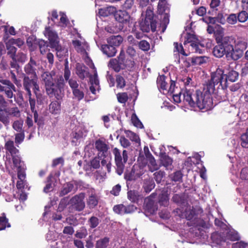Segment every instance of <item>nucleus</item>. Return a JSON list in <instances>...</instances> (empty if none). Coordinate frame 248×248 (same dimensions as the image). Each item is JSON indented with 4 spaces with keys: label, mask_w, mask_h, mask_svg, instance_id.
Returning <instances> with one entry per match:
<instances>
[{
    "label": "nucleus",
    "mask_w": 248,
    "mask_h": 248,
    "mask_svg": "<svg viewBox=\"0 0 248 248\" xmlns=\"http://www.w3.org/2000/svg\"><path fill=\"white\" fill-rule=\"evenodd\" d=\"M174 52H178V53L182 54L183 56H187L188 54L185 52L183 45L178 43H174Z\"/></svg>",
    "instance_id": "4d7b16f0"
},
{
    "label": "nucleus",
    "mask_w": 248,
    "mask_h": 248,
    "mask_svg": "<svg viewBox=\"0 0 248 248\" xmlns=\"http://www.w3.org/2000/svg\"><path fill=\"white\" fill-rule=\"evenodd\" d=\"M154 175L156 182L157 183H160L165 175V172L164 171L159 170L154 172Z\"/></svg>",
    "instance_id": "bf43d9fd"
},
{
    "label": "nucleus",
    "mask_w": 248,
    "mask_h": 248,
    "mask_svg": "<svg viewBox=\"0 0 248 248\" xmlns=\"http://www.w3.org/2000/svg\"><path fill=\"white\" fill-rule=\"evenodd\" d=\"M5 149L10 153L12 157L19 152V150L15 147L14 142L12 140H9L5 142Z\"/></svg>",
    "instance_id": "c9c22d12"
},
{
    "label": "nucleus",
    "mask_w": 248,
    "mask_h": 248,
    "mask_svg": "<svg viewBox=\"0 0 248 248\" xmlns=\"http://www.w3.org/2000/svg\"><path fill=\"white\" fill-rule=\"evenodd\" d=\"M56 51V56L59 58H62L66 55L67 53V50L65 47H62L60 46V43L57 45V46L55 47Z\"/></svg>",
    "instance_id": "49530a36"
},
{
    "label": "nucleus",
    "mask_w": 248,
    "mask_h": 248,
    "mask_svg": "<svg viewBox=\"0 0 248 248\" xmlns=\"http://www.w3.org/2000/svg\"><path fill=\"white\" fill-rule=\"evenodd\" d=\"M84 199L85 194L81 192V193L76 195L71 198L69 203L76 211H82L85 207Z\"/></svg>",
    "instance_id": "4468645a"
},
{
    "label": "nucleus",
    "mask_w": 248,
    "mask_h": 248,
    "mask_svg": "<svg viewBox=\"0 0 248 248\" xmlns=\"http://www.w3.org/2000/svg\"><path fill=\"white\" fill-rule=\"evenodd\" d=\"M123 41L124 39L120 35H117V36L112 35L107 39V43L111 44L113 46L116 48L120 46Z\"/></svg>",
    "instance_id": "473e14b6"
},
{
    "label": "nucleus",
    "mask_w": 248,
    "mask_h": 248,
    "mask_svg": "<svg viewBox=\"0 0 248 248\" xmlns=\"http://www.w3.org/2000/svg\"><path fill=\"white\" fill-rule=\"evenodd\" d=\"M87 229L84 227H81L80 231H77L75 233V236L78 238H83L86 237L87 235Z\"/></svg>",
    "instance_id": "052dcab7"
},
{
    "label": "nucleus",
    "mask_w": 248,
    "mask_h": 248,
    "mask_svg": "<svg viewBox=\"0 0 248 248\" xmlns=\"http://www.w3.org/2000/svg\"><path fill=\"white\" fill-rule=\"evenodd\" d=\"M135 171V175L136 179L140 178L141 176L144 174L145 170L143 167L140 165H134L133 166Z\"/></svg>",
    "instance_id": "8fccbe9b"
},
{
    "label": "nucleus",
    "mask_w": 248,
    "mask_h": 248,
    "mask_svg": "<svg viewBox=\"0 0 248 248\" xmlns=\"http://www.w3.org/2000/svg\"><path fill=\"white\" fill-rule=\"evenodd\" d=\"M124 133L131 141L135 142V143H138L139 145L140 144V139L139 135L136 134L135 132H133L129 130H125Z\"/></svg>",
    "instance_id": "ea45409f"
},
{
    "label": "nucleus",
    "mask_w": 248,
    "mask_h": 248,
    "mask_svg": "<svg viewBox=\"0 0 248 248\" xmlns=\"http://www.w3.org/2000/svg\"><path fill=\"white\" fill-rule=\"evenodd\" d=\"M169 199V195L167 191H163L159 195V202L160 205H168Z\"/></svg>",
    "instance_id": "09e8293b"
},
{
    "label": "nucleus",
    "mask_w": 248,
    "mask_h": 248,
    "mask_svg": "<svg viewBox=\"0 0 248 248\" xmlns=\"http://www.w3.org/2000/svg\"><path fill=\"white\" fill-rule=\"evenodd\" d=\"M101 50L104 54H106L107 56L108 57H112L115 56V54L117 52L116 48H115L111 44L108 43L102 45L101 46Z\"/></svg>",
    "instance_id": "bb28decb"
},
{
    "label": "nucleus",
    "mask_w": 248,
    "mask_h": 248,
    "mask_svg": "<svg viewBox=\"0 0 248 248\" xmlns=\"http://www.w3.org/2000/svg\"><path fill=\"white\" fill-rule=\"evenodd\" d=\"M59 100L53 101L50 103L49 106V110L50 113L54 114H59L61 110V103Z\"/></svg>",
    "instance_id": "72a5a7b5"
},
{
    "label": "nucleus",
    "mask_w": 248,
    "mask_h": 248,
    "mask_svg": "<svg viewBox=\"0 0 248 248\" xmlns=\"http://www.w3.org/2000/svg\"><path fill=\"white\" fill-rule=\"evenodd\" d=\"M136 209L137 207L133 204H129L125 206L123 204H119L115 205L113 207V211L115 213L120 215L131 214Z\"/></svg>",
    "instance_id": "f3484780"
},
{
    "label": "nucleus",
    "mask_w": 248,
    "mask_h": 248,
    "mask_svg": "<svg viewBox=\"0 0 248 248\" xmlns=\"http://www.w3.org/2000/svg\"><path fill=\"white\" fill-rule=\"evenodd\" d=\"M157 17L154 14L153 8L148 7L145 11V18L140 23V30L142 32L148 33L150 31H156Z\"/></svg>",
    "instance_id": "423d86ee"
},
{
    "label": "nucleus",
    "mask_w": 248,
    "mask_h": 248,
    "mask_svg": "<svg viewBox=\"0 0 248 248\" xmlns=\"http://www.w3.org/2000/svg\"><path fill=\"white\" fill-rule=\"evenodd\" d=\"M226 237L228 240L232 241H239L240 238L238 232L234 230L227 232Z\"/></svg>",
    "instance_id": "de8ad7c7"
},
{
    "label": "nucleus",
    "mask_w": 248,
    "mask_h": 248,
    "mask_svg": "<svg viewBox=\"0 0 248 248\" xmlns=\"http://www.w3.org/2000/svg\"><path fill=\"white\" fill-rule=\"evenodd\" d=\"M177 212L179 214V216L181 218H186L188 220H191L196 216L195 209L191 205H186L183 209L177 208Z\"/></svg>",
    "instance_id": "dca6fc26"
},
{
    "label": "nucleus",
    "mask_w": 248,
    "mask_h": 248,
    "mask_svg": "<svg viewBox=\"0 0 248 248\" xmlns=\"http://www.w3.org/2000/svg\"><path fill=\"white\" fill-rule=\"evenodd\" d=\"M160 161L162 165L168 169L171 168L173 160L166 152H161L160 154Z\"/></svg>",
    "instance_id": "c85d7f7f"
},
{
    "label": "nucleus",
    "mask_w": 248,
    "mask_h": 248,
    "mask_svg": "<svg viewBox=\"0 0 248 248\" xmlns=\"http://www.w3.org/2000/svg\"><path fill=\"white\" fill-rule=\"evenodd\" d=\"M41 78L46 94L57 100L62 99L64 96L65 78L62 76L58 77L53 70L43 73Z\"/></svg>",
    "instance_id": "7ed1b4c3"
},
{
    "label": "nucleus",
    "mask_w": 248,
    "mask_h": 248,
    "mask_svg": "<svg viewBox=\"0 0 248 248\" xmlns=\"http://www.w3.org/2000/svg\"><path fill=\"white\" fill-rule=\"evenodd\" d=\"M166 77L164 75H161L157 78V86L163 90H166L167 89V83L166 81Z\"/></svg>",
    "instance_id": "37998d69"
},
{
    "label": "nucleus",
    "mask_w": 248,
    "mask_h": 248,
    "mask_svg": "<svg viewBox=\"0 0 248 248\" xmlns=\"http://www.w3.org/2000/svg\"><path fill=\"white\" fill-rule=\"evenodd\" d=\"M145 208L148 209L150 213H153L156 210L157 208L154 206V202L153 201L149 200L145 203Z\"/></svg>",
    "instance_id": "338daca9"
},
{
    "label": "nucleus",
    "mask_w": 248,
    "mask_h": 248,
    "mask_svg": "<svg viewBox=\"0 0 248 248\" xmlns=\"http://www.w3.org/2000/svg\"><path fill=\"white\" fill-rule=\"evenodd\" d=\"M12 158L13 165L17 169V174H19V172H26V165L24 162L21 160L20 156L15 155Z\"/></svg>",
    "instance_id": "5701e85b"
},
{
    "label": "nucleus",
    "mask_w": 248,
    "mask_h": 248,
    "mask_svg": "<svg viewBox=\"0 0 248 248\" xmlns=\"http://www.w3.org/2000/svg\"><path fill=\"white\" fill-rule=\"evenodd\" d=\"M224 71L221 68L218 67L215 72L211 73L212 81L215 83L218 90L224 93L225 90L227 89L228 84H226V80H225Z\"/></svg>",
    "instance_id": "9b49d317"
},
{
    "label": "nucleus",
    "mask_w": 248,
    "mask_h": 248,
    "mask_svg": "<svg viewBox=\"0 0 248 248\" xmlns=\"http://www.w3.org/2000/svg\"><path fill=\"white\" fill-rule=\"evenodd\" d=\"M87 204L90 208H93L98 204V199L95 194L89 196L87 201Z\"/></svg>",
    "instance_id": "79ce46f5"
},
{
    "label": "nucleus",
    "mask_w": 248,
    "mask_h": 248,
    "mask_svg": "<svg viewBox=\"0 0 248 248\" xmlns=\"http://www.w3.org/2000/svg\"><path fill=\"white\" fill-rule=\"evenodd\" d=\"M216 84L212 82L210 78V80L205 84L203 91L196 90L195 92L186 90L183 93V90L176 86L174 80H170V84L168 90V93L172 94L174 102L179 103L182 101V95L184 102L187 103L191 107L198 108L201 110H208L214 107V103L212 94L217 96L218 100H221V95H219V90H216Z\"/></svg>",
    "instance_id": "f257e3e1"
},
{
    "label": "nucleus",
    "mask_w": 248,
    "mask_h": 248,
    "mask_svg": "<svg viewBox=\"0 0 248 248\" xmlns=\"http://www.w3.org/2000/svg\"><path fill=\"white\" fill-rule=\"evenodd\" d=\"M183 174L180 170L176 171L173 172L171 177V179L174 182H180L182 181Z\"/></svg>",
    "instance_id": "69168bd1"
},
{
    "label": "nucleus",
    "mask_w": 248,
    "mask_h": 248,
    "mask_svg": "<svg viewBox=\"0 0 248 248\" xmlns=\"http://www.w3.org/2000/svg\"><path fill=\"white\" fill-rule=\"evenodd\" d=\"M231 41L230 36H223L220 34H216V41L217 45L213 47L214 56L221 58L225 55L227 59H231V50H232Z\"/></svg>",
    "instance_id": "39448f33"
},
{
    "label": "nucleus",
    "mask_w": 248,
    "mask_h": 248,
    "mask_svg": "<svg viewBox=\"0 0 248 248\" xmlns=\"http://www.w3.org/2000/svg\"><path fill=\"white\" fill-rule=\"evenodd\" d=\"M38 43L40 53L42 54L45 53L48 50V46H49L47 41L40 39Z\"/></svg>",
    "instance_id": "5fc2aeb1"
},
{
    "label": "nucleus",
    "mask_w": 248,
    "mask_h": 248,
    "mask_svg": "<svg viewBox=\"0 0 248 248\" xmlns=\"http://www.w3.org/2000/svg\"><path fill=\"white\" fill-rule=\"evenodd\" d=\"M238 20L241 23H244L248 19V14L246 11H242L238 13Z\"/></svg>",
    "instance_id": "0e129e2a"
},
{
    "label": "nucleus",
    "mask_w": 248,
    "mask_h": 248,
    "mask_svg": "<svg viewBox=\"0 0 248 248\" xmlns=\"http://www.w3.org/2000/svg\"><path fill=\"white\" fill-rule=\"evenodd\" d=\"M6 227H11V224L9 222V219L6 217V215L3 213L0 217V231L4 230Z\"/></svg>",
    "instance_id": "a19ab883"
},
{
    "label": "nucleus",
    "mask_w": 248,
    "mask_h": 248,
    "mask_svg": "<svg viewBox=\"0 0 248 248\" xmlns=\"http://www.w3.org/2000/svg\"><path fill=\"white\" fill-rule=\"evenodd\" d=\"M22 85L23 89L25 91V96L28 98L30 106L33 109L36 101L34 98L31 97V91L32 89L33 93L35 94L37 99L38 98L40 93V86L38 83V78L37 76L30 77L28 75H22Z\"/></svg>",
    "instance_id": "20e7f679"
},
{
    "label": "nucleus",
    "mask_w": 248,
    "mask_h": 248,
    "mask_svg": "<svg viewBox=\"0 0 248 248\" xmlns=\"http://www.w3.org/2000/svg\"><path fill=\"white\" fill-rule=\"evenodd\" d=\"M171 201L177 205L180 206L183 209L186 205L188 204V202L185 193L175 194L173 195Z\"/></svg>",
    "instance_id": "b1692460"
},
{
    "label": "nucleus",
    "mask_w": 248,
    "mask_h": 248,
    "mask_svg": "<svg viewBox=\"0 0 248 248\" xmlns=\"http://www.w3.org/2000/svg\"><path fill=\"white\" fill-rule=\"evenodd\" d=\"M41 78L46 94L57 100L62 99L64 96L65 78L62 76L58 77L53 70L43 73Z\"/></svg>",
    "instance_id": "f03ea898"
},
{
    "label": "nucleus",
    "mask_w": 248,
    "mask_h": 248,
    "mask_svg": "<svg viewBox=\"0 0 248 248\" xmlns=\"http://www.w3.org/2000/svg\"><path fill=\"white\" fill-rule=\"evenodd\" d=\"M132 123L135 126L142 128L143 127V124L136 116L135 113H134L131 118Z\"/></svg>",
    "instance_id": "e2e57ef3"
},
{
    "label": "nucleus",
    "mask_w": 248,
    "mask_h": 248,
    "mask_svg": "<svg viewBox=\"0 0 248 248\" xmlns=\"http://www.w3.org/2000/svg\"><path fill=\"white\" fill-rule=\"evenodd\" d=\"M110 238L108 237H104L96 241L95 244V248H107L109 245Z\"/></svg>",
    "instance_id": "4c0bfd02"
},
{
    "label": "nucleus",
    "mask_w": 248,
    "mask_h": 248,
    "mask_svg": "<svg viewBox=\"0 0 248 248\" xmlns=\"http://www.w3.org/2000/svg\"><path fill=\"white\" fill-rule=\"evenodd\" d=\"M100 159L99 157H95L93 158L90 161V164L86 166V168L85 170H91L92 168L93 169H97L100 168Z\"/></svg>",
    "instance_id": "58836bf2"
},
{
    "label": "nucleus",
    "mask_w": 248,
    "mask_h": 248,
    "mask_svg": "<svg viewBox=\"0 0 248 248\" xmlns=\"http://www.w3.org/2000/svg\"><path fill=\"white\" fill-rule=\"evenodd\" d=\"M76 74L81 80H84L89 74L88 68L83 63H77L76 65Z\"/></svg>",
    "instance_id": "4be33fe9"
},
{
    "label": "nucleus",
    "mask_w": 248,
    "mask_h": 248,
    "mask_svg": "<svg viewBox=\"0 0 248 248\" xmlns=\"http://www.w3.org/2000/svg\"><path fill=\"white\" fill-rule=\"evenodd\" d=\"M127 198L133 202H138L140 197L139 192L136 190H129L127 192Z\"/></svg>",
    "instance_id": "c03bdc74"
},
{
    "label": "nucleus",
    "mask_w": 248,
    "mask_h": 248,
    "mask_svg": "<svg viewBox=\"0 0 248 248\" xmlns=\"http://www.w3.org/2000/svg\"><path fill=\"white\" fill-rule=\"evenodd\" d=\"M207 59V58L205 56L193 57L191 58V61L193 64L201 65L202 63H206Z\"/></svg>",
    "instance_id": "3c124183"
},
{
    "label": "nucleus",
    "mask_w": 248,
    "mask_h": 248,
    "mask_svg": "<svg viewBox=\"0 0 248 248\" xmlns=\"http://www.w3.org/2000/svg\"><path fill=\"white\" fill-rule=\"evenodd\" d=\"M18 180L16 182V188L18 190H23L25 187L27 186V182L26 180V172H19L17 174Z\"/></svg>",
    "instance_id": "cd10ccee"
},
{
    "label": "nucleus",
    "mask_w": 248,
    "mask_h": 248,
    "mask_svg": "<svg viewBox=\"0 0 248 248\" xmlns=\"http://www.w3.org/2000/svg\"><path fill=\"white\" fill-rule=\"evenodd\" d=\"M74 192V186L73 185V181L66 182L62 187L61 191L59 193L60 196H65L70 193V192Z\"/></svg>",
    "instance_id": "2f4dec72"
},
{
    "label": "nucleus",
    "mask_w": 248,
    "mask_h": 248,
    "mask_svg": "<svg viewBox=\"0 0 248 248\" xmlns=\"http://www.w3.org/2000/svg\"><path fill=\"white\" fill-rule=\"evenodd\" d=\"M125 53L122 50L117 58L109 60V65L115 72L119 73L121 70H125Z\"/></svg>",
    "instance_id": "ddd939ff"
},
{
    "label": "nucleus",
    "mask_w": 248,
    "mask_h": 248,
    "mask_svg": "<svg viewBox=\"0 0 248 248\" xmlns=\"http://www.w3.org/2000/svg\"><path fill=\"white\" fill-rule=\"evenodd\" d=\"M241 145L245 148H248V128L246 132L241 136Z\"/></svg>",
    "instance_id": "13d9d810"
},
{
    "label": "nucleus",
    "mask_w": 248,
    "mask_h": 248,
    "mask_svg": "<svg viewBox=\"0 0 248 248\" xmlns=\"http://www.w3.org/2000/svg\"><path fill=\"white\" fill-rule=\"evenodd\" d=\"M138 46L140 50L143 51H149L151 46L149 42L145 40H142L139 41Z\"/></svg>",
    "instance_id": "603ef678"
},
{
    "label": "nucleus",
    "mask_w": 248,
    "mask_h": 248,
    "mask_svg": "<svg viewBox=\"0 0 248 248\" xmlns=\"http://www.w3.org/2000/svg\"><path fill=\"white\" fill-rule=\"evenodd\" d=\"M71 72L68 66V62L64 64V78L72 91L73 95L76 99L80 101L83 99L85 93L82 90L81 86H79L76 79L70 78Z\"/></svg>",
    "instance_id": "0eeeda50"
},
{
    "label": "nucleus",
    "mask_w": 248,
    "mask_h": 248,
    "mask_svg": "<svg viewBox=\"0 0 248 248\" xmlns=\"http://www.w3.org/2000/svg\"><path fill=\"white\" fill-rule=\"evenodd\" d=\"M25 139V133L24 131L20 132L15 135V141L17 144H20Z\"/></svg>",
    "instance_id": "774afa93"
},
{
    "label": "nucleus",
    "mask_w": 248,
    "mask_h": 248,
    "mask_svg": "<svg viewBox=\"0 0 248 248\" xmlns=\"http://www.w3.org/2000/svg\"><path fill=\"white\" fill-rule=\"evenodd\" d=\"M19 117L20 116V110L17 107L8 108L7 106H0V122L5 126L10 124L9 116Z\"/></svg>",
    "instance_id": "9d476101"
},
{
    "label": "nucleus",
    "mask_w": 248,
    "mask_h": 248,
    "mask_svg": "<svg viewBox=\"0 0 248 248\" xmlns=\"http://www.w3.org/2000/svg\"><path fill=\"white\" fill-rule=\"evenodd\" d=\"M0 92L4 91L6 96L9 99H11L14 96L13 91H16L15 86L7 79H0Z\"/></svg>",
    "instance_id": "2eb2a0df"
},
{
    "label": "nucleus",
    "mask_w": 248,
    "mask_h": 248,
    "mask_svg": "<svg viewBox=\"0 0 248 248\" xmlns=\"http://www.w3.org/2000/svg\"><path fill=\"white\" fill-rule=\"evenodd\" d=\"M100 219L95 216H92L87 220V225L90 229H93L98 227L101 222Z\"/></svg>",
    "instance_id": "e433bc0d"
},
{
    "label": "nucleus",
    "mask_w": 248,
    "mask_h": 248,
    "mask_svg": "<svg viewBox=\"0 0 248 248\" xmlns=\"http://www.w3.org/2000/svg\"><path fill=\"white\" fill-rule=\"evenodd\" d=\"M46 183V185L43 191L46 193H48L54 189L57 183V179L53 174L50 173L48 175Z\"/></svg>",
    "instance_id": "393cba45"
},
{
    "label": "nucleus",
    "mask_w": 248,
    "mask_h": 248,
    "mask_svg": "<svg viewBox=\"0 0 248 248\" xmlns=\"http://www.w3.org/2000/svg\"><path fill=\"white\" fill-rule=\"evenodd\" d=\"M115 20L119 23L122 24H128L129 22L130 16L126 11L118 10L115 13Z\"/></svg>",
    "instance_id": "aec40b11"
},
{
    "label": "nucleus",
    "mask_w": 248,
    "mask_h": 248,
    "mask_svg": "<svg viewBox=\"0 0 248 248\" xmlns=\"http://www.w3.org/2000/svg\"><path fill=\"white\" fill-rule=\"evenodd\" d=\"M23 121L22 120H16L13 122L12 127L13 128L16 130V132H22L24 131L23 129Z\"/></svg>",
    "instance_id": "6e6d98bb"
},
{
    "label": "nucleus",
    "mask_w": 248,
    "mask_h": 248,
    "mask_svg": "<svg viewBox=\"0 0 248 248\" xmlns=\"http://www.w3.org/2000/svg\"><path fill=\"white\" fill-rule=\"evenodd\" d=\"M225 80H226L227 84L228 80L230 82H234L238 79L239 73L234 70H231L227 74H225Z\"/></svg>",
    "instance_id": "f704fd0d"
},
{
    "label": "nucleus",
    "mask_w": 248,
    "mask_h": 248,
    "mask_svg": "<svg viewBox=\"0 0 248 248\" xmlns=\"http://www.w3.org/2000/svg\"><path fill=\"white\" fill-rule=\"evenodd\" d=\"M112 152L115 157V163L117 166L116 171L118 175H121L124 172L125 164L128 158V152L126 150H124L122 156L120 150L117 148L113 149Z\"/></svg>",
    "instance_id": "1a4fd4ad"
},
{
    "label": "nucleus",
    "mask_w": 248,
    "mask_h": 248,
    "mask_svg": "<svg viewBox=\"0 0 248 248\" xmlns=\"http://www.w3.org/2000/svg\"><path fill=\"white\" fill-rule=\"evenodd\" d=\"M95 148L99 153H102V155L106 156L109 146L105 141L101 139H98L95 142Z\"/></svg>",
    "instance_id": "a878e982"
},
{
    "label": "nucleus",
    "mask_w": 248,
    "mask_h": 248,
    "mask_svg": "<svg viewBox=\"0 0 248 248\" xmlns=\"http://www.w3.org/2000/svg\"><path fill=\"white\" fill-rule=\"evenodd\" d=\"M130 73L128 71L124 70L121 74H119L115 76V80L116 82V86L118 89H124L126 86V79H128Z\"/></svg>",
    "instance_id": "6ab92c4d"
},
{
    "label": "nucleus",
    "mask_w": 248,
    "mask_h": 248,
    "mask_svg": "<svg viewBox=\"0 0 248 248\" xmlns=\"http://www.w3.org/2000/svg\"><path fill=\"white\" fill-rule=\"evenodd\" d=\"M37 65L36 61L31 57L28 63L26 64L24 67L25 73L22 75H28L30 77L37 76L36 72L35 66Z\"/></svg>",
    "instance_id": "412c9836"
},
{
    "label": "nucleus",
    "mask_w": 248,
    "mask_h": 248,
    "mask_svg": "<svg viewBox=\"0 0 248 248\" xmlns=\"http://www.w3.org/2000/svg\"><path fill=\"white\" fill-rule=\"evenodd\" d=\"M14 44H9V40L6 43V46L8 50L7 54L12 59H14L16 57L17 48L13 46Z\"/></svg>",
    "instance_id": "a18cd8bd"
},
{
    "label": "nucleus",
    "mask_w": 248,
    "mask_h": 248,
    "mask_svg": "<svg viewBox=\"0 0 248 248\" xmlns=\"http://www.w3.org/2000/svg\"><path fill=\"white\" fill-rule=\"evenodd\" d=\"M126 69V71H128L129 73L134 71L135 69V62L134 60L125 59V69Z\"/></svg>",
    "instance_id": "864d4df0"
},
{
    "label": "nucleus",
    "mask_w": 248,
    "mask_h": 248,
    "mask_svg": "<svg viewBox=\"0 0 248 248\" xmlns=\"http://www.w3.org/2000/svg\"><path fill=\"white\" fill-rule=\"evenodd\" d=\"M115 7L108 6L107 7L102 8L99 9L98 14L101 16L107 17L109 16L110 15H114L115 17L116 12Z\"/></svg>",
    "instance_id": "7c9ffc66"
},
{
    "label": "nucleus",
    "mask_w": 248,
    "mask_h": 248,
    "mask_svg": "<svg viewBox=\"0 0 248 248\" xmlns=\"http://www.w3.org/2000/svg\"><path fill=\"white\" fill-rule=\"evenodd\" d=\"M231 39V45L232 50H231V59L237 61L240 59L244 54V51L247 49L248 43L243 38H238L234 40L232 36H230Z\"/></svg>",
    "instance_id": "6e6552de"
},
{
    "label": "nucleus",
    "mask_w": 248,
    "mask_h": 248,
    "mask_svg": "<svg viewBox=\"0 0 248 248\" xmlns=\"http://www.w3.org/2000/svg\"><path fill=\"white\" fill-rule=\"evenodd\" d=\"M155 186V182L152 178L147 176L144 180L142 188L146 193H149L152 189L154 188Z\"/></svg>",
    "instance_id": "c756f323"
},
{
    "label": "nucleus",
    "mask_w": 248,
    "mask_h": 248,
    "mask_svg": "<svg viewBox=\"0 0 248 248\" xmlns=\"http://www.w3.org/2000/svg\"><path fill=\"white\" fill-rule=\"evenodd\" d=\"M185 39L184 44L190 43V50L193 53L202 54L205 51L204 44L199 43L195 34L187 33Z\"/></svg>",
    "instance_id": "f8f14e48"
},
{
    "label": "nucleus",
    "mask_w": 248,
    "mask_h": 248,
    "mask_svg": "<svg viewBox=\"0 0 248 248\" xmlns=\"http://www.w3.org/2000/svg\"><path fill=\"white\" fill-rule=\"evenodd\" d=\"M45 35L47 37L49 40V46L51 48H54L60 43L59 37L55 31L50 30V28H46L45 30Z\"/></svg>",
    "instance_id": "a211bd4d"
},
{
    "label": "nucleus",
    "mask_w": 248,
    "mask_h": 248,
    "mask_svg": "<svg viewBox=\"0 0 248 248\" xmlns=\"http://www.w3.org/2000/svg\"><path fill=\"white\" fill-rule=\"evenodd\" d=\"M117 96L118 102L121 103H125L128 100V96L126 93H118Z\"/></svg>",
    "instance_id": "680f3d73"
}]
</instances>
